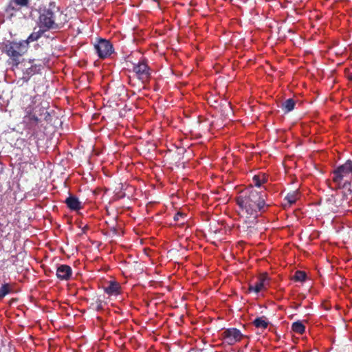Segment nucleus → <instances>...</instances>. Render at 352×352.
<instances>
[{
	"label": "nucleus",
	"instance_id": "obj_24",
	"mask_svg": "<svg viewBox=\"0 0 352 352\" xmlns=\"http://www.w3.org/2000/svg\"><path fill=\"white\" fill-rule=\"evenodd\" d=\"M91 306L97 311L102 309V302L100 300H97L95 302H92Z\"/></svg>",
	"mask_w": 352,
	"mask_h": 352
},
{
	"label": "nucleus",
	"instance_id": "obj_27",
	"mask_svg": "<svg viewBox=\"0 0 352 352\" xmlns=\"http://www.w3.org/2000/svg\"><path fill=\"white\" fill-rule=\"evenodd\" d=\"M43 111H45V113H44L45 114H46V113L48 114L47 111L46 110H45L44 109H43Z\"/></svg>",
	"mask_w": 352,
	"mask_h": 352
},
{
	"label": "nucleus",
	"instance_id": "obj_9",
	"mask_svg": "<svg viewBox=\"0 0 352 352\" xmlns=\"http://www.w3.org/2000/svg\"><path fill=\"white\" fill-rule=\"evenodd\" d=\"M56 275L60 280H68L72 277V270L70 266L61 264L57 267Z\"/></svg>",
	"mask_w": 352,
	"mask_h": 352
},
{
	"label": "nucleus",
	"instance_id": "obj_5",
	"mask_svg": "<svg viewBox=\"0 0 352 352\" xmlns=\"http://www.w3.org/2000/svg\"><path fill=\"white\" fill-rule=\"evenodd\" d=\"M328 208L333 212L345 210L349 207L346 194L342 191L331 195L327 199Z\"/></svg>",
	"mask_w": 352,
	"mask_h": 352
},
{
	"label": "nucleus",
	"instance_id": "obj_22",
	"mask_svg": "<svg viewBox=\"0 0 352 352\" xmlns=\"http://www.w3.org/2000/svg\"><path fill=\"white\" fill-rule=\"evenodd\" d=\"M12 2L20 8L28 7L30 1L29 0H12Z\"/></svg>",
	"mask_w": 352,
	"mask_h": 352
},
{
	"label": "nucleus",
	"instance_id": "obj_10",
	"mask_svg": "<svg viewBox=\"0 0 352 352\" xmlns=\"http://www.w3.org/2000/svg\"><path fill=\"white\" fill-rule=\"evenodd\" d=\"M267 275L266 274H261L258 277L257 281L255 283L254 285H250L248 287V291L250 292H255L258 293L262 289L265 288V282L267 280Z\"/></svg>",
	"mask_w": 352,
	"mask_h": 352
},
{
	"label": "nucleus",
	"instance_id": "obj_2",
	"mask_svg": "<svg viewBox=\"0 0 352 352\" xmlns=\"http://www.w3.org/2000/svg\"><path fill=\"white\" fill-rule=\"evenodd\" d=\"M65 21V16H63L54 2H50L39 8L38 25L41 28L47 30L60 29Z\"/></svg>",
	"mask_w": 352,
	"mask_h": 352
},
{
	"label": "nucleus",
	"instance_id": "obj_28",
	"mask_svg": "<svg viewBox=\"0 0 352 352\" xmlns=\"http://www.w3.org/2000/svg\"><path fill=\"white\" fill-rule=\"evenodd\" d=\"M351 194H352V189H349Z\"/></svg>",
	"mask_w": 352,
	"mask_h": 352
},
{
	"label": "nucleus",
	"instance_id": "obj_25",
	"mask_svg": "<svg viewBox=\"0 0 352 352\" xmlns=\"http://www.w3.org/2000/svg\"><path fill=\"white\" fill-rule=\"evenodd\" d=\"M35 70H36V67L32 66L25 70V74H26L28 76H32L35 74Z\"/></svg>",
	"mask_w": 352,
	"mask_h": 352
},
{
	"label": "nucleus",
	"instance_id": "obj_1",
	"mask_svg": "<svg viewBox=\"0 0 352 352\" xmlns=\"http://www.w3.org/2000/svg\"><path fill=\"white\" fill-rule=\"evenodd\" d=\"M266 198L265 190H258L252 187L241 192L236 197L240 217L243 219L248 229L254 228L258 217L270 207V204L266 203Z\"/></svg>",
	"mask_w": 352,
	"mask_h": 352
},
{
	"label": "nucleus",
	"instance_id": "obj_21",
	"mask_svg": "<svg viewBox=\"0 0 352 352\" xmlns=\"http://www.w3.org/2000/svg\"><path fill=\"white\" fill-rule=\"evenodd\" d=\"M186 214L182 212H177L173 219L175 221H182V223H184V221L186 220Z\"/></svg>",
	"mask_w": 352,
	"mask_h": 352
},
{
	"label": "nucleus",
	"instance_id": "obj_14",
	"mask_svg": "<svg viewBox=\"0 0 352 352\" xmlns=\"http://www.w3.org/2000/svg\"><path fill=\"white\" fill-rule=\"evenodd\" d=\"M14 292L13 285L10 283H4L0 287V300L3 299L8 294Z\"/></svg>",
	"mask_w": 352,
	"mask_h": 352
},
{
	"label": "nucleus",
	"instance_id": "obj_23",
	"mask_svg": "<svg viewBox=\"0 0 352 352\" xmlns=\"http://www.w3.org/2000/svg\"><path fill=\"white\" fill-rule=\"evenodd\" d=\"M27 117L28 118V120L30 122H32L34 124H37L40 121V119L35 114L30 112L28 113V116Z\"/></svg>",
	"mask_w": 352,
	"mask_h": 352
},
{
	"label": "nucleus",
	"instance_id": "obj_11",
	"mask_svg": "<svg viewBox=\"0 0 352 352\" xmlns=\"http://www.w3.org/2000/svg\"><path fill=\"white\" fill-rule=\"evenodd\" d=\"M65 203L72 210H78L82 208L81 202L79 201L78 199L76 196L72 195H69V196L65 199Z\"/></svg>",
	"mask_w": 352,
	"mask_h": 352
},
{
	"label": "nucleus",
	"instance_id": "obj_12",
	"mask_svg": "<svg viewBox=\"0 0 352 352\" xmlns=\"http://www.w3.org/2000/svg\"><path fill=\"white\" fill-rule=\"evenodd\" d=\"M45 31H47V30H45V28L43 29L39 28V30L37 32H33L32 34H30V35L28 37L26 40L21 41V42H23V45H25L26 47H28L30 42L37 41L43 36Z\"/></svg>",
	"mask_w": 352,
	"mask_h": 352
},
{
	"label": "nucleus",
	"instance_id": "obj_6",
	"mask_svg": "<svg viewBox=\"0 0 352 352\" xmlns=\"http://www.w3.org/2000/svg\"><path fill=\"white\" fill-rule=\"evenodd\" d=\"M94 48L100 58H106L113 52V47L109 41L99 38L94 44Z\"/></svg>",
	"mask_w": 352,
	"mask_h": 352
},
{
	"label": "nucleus",
	"instance_id": "obj_20",
	"mask_svg": "<svg viewBox=\"0 0 352 352\" xmlns=\"http://www.w3.org/2000/svg\"><path fill=\"white\" fill-rule=\"evenodd\" d=\"M307 278V274L305 272L303 271H296L294 276V280L295 281H298V282H303Z\"/></svg>",
	"mask_w": 352,
	"mask_h": 352
},
{
	"label": "nucleus",
	"instance_id": "obj_4",
	"mask_svg": "<svg viewBox=\"0 0 352 352\" xmlns=\"http://www.w3.org/2000/svg\"><path fill=\"white\" fill-rule=\"evenodd\" d=\"M352 176V160H347L344 164L338 166L333 171L332 181L338 186V188H344L350 184L345 178Z\"/></svg>",
	"mask_w": 352,
	"mask_h": 352
},
{
	"label": "nucleus",
	"instance_id": "obj_29",
	"mask_svg": "<svg viewBox=\"0 0 352 352\" xmlns=\"http://www.w3.org/2000/svg\"><path fill=\"white\" fill-rule=\"evenodd\" d=\"M12 10H16V8H14V7H12Z\"/></svg>",
	"mask_w": 352,
	"mask_h": 352
},
{
	"label": "nucleus",
	"instance_id": "obj_16",
	"mask_svg": "<svg viewBox=\"0 0 352 352\" xmlns=\"http://www.w3.org/2000/svg\"><path fill=\"white\" fill-rule=\"evenodd\" d=\"M120 288L118 283L110 282L108 286L104 287V290L109 295H117L119 294Z\"/></svg>",
	"mask_w": 352,
	"mask_h": 352
},
{
	"label": "nucleus",
	"instance_id": "obj_8",
	"mask_svg": "<svg viewBox=\"0 0 352 352\" xmlns=\"http://www.w3.org/2000/svg\"><path fill=\"white\" fill-rule=\"evenodd\" d=\"M133 72L135 73L138 79L144 83L147 82L151 77L150 69L147 63L144 60L134 65Z\"/></svg>",
	"mask_w": 352,
	"mask_h": 352
},
{
	"label": "nucleus",
	"instance_id": "obj_19",
	"mask_svg": "<svg viewBox=\"0 0 352 352\" xmlns=\"http://www.w3.org/2000/svg\"><path fill=\"white\" fill-rule=\"evenodd\" d=\"M252 182L255 186L260 187L262 184L265 182V175H254Z\"/></svg>",
	"mask_w": 352,
	"mask_h": 352
},
{
	"label": "nucleus",
	"instance_id": "obj_18",
	"mask_svg": "<svg viewBox=\"0 0 352 352\" xmlns=\"http://www.w3.org/2000/svg\"><path fill=\"white\" fill-rule=\"evenodd\" d=\"M300 194L297 190H294L292 192L288 193L285 197V200H287L289 205L294 204L297 199H299Z\"/></svg>",
	"mask_w": 352,
	"mask_h": 352
},
{
	"label": "nucleus",
	"instance_id": "obj_13",
	"mask_svg": "<svg viewBox=\"0 0 352 352\" xmlns=\"http://www.w3.org/2000/svg\"><path fill=\"white\" fill-rule=\"evenodd\" d=\"M252 324L257 329H265L269 325V321L265 316H263L256 318L252 321Z\"/></svg>",
	"mask_w": 352,
	"mask_h": 352
},
{
	"label": "nucleus",
	"instance_id": "obj_17",
	"mask_svg": "<svg viewBox=\"0 0 352 352\" xmlns=\"http://www.w3.org/2000/svg\"><path fill=\"white\" fill-rule=\"evenodd\" d=\"M292 330L298 334H303L305 331V326L300 321L294 322L292 325Z\"/></svg>",
	"mask_w": 352,
	"mask_h": 352
},
{
	"label": "nucleus",
	"instance_id": "obj_3",
	"mask_svg": "<svg viewBox=\"0 0 352 352\" xmlns=\"http://www.w3.org/2000/svg\"><path fill=\"white\" fill-rule=\"evenodd\" d=\"M26 46L21 41H8L4 45V52L9 57L8 64L17 67L21 62L23 55L26 51Z\"/></svg>",
	"mask_w": 352,
	"mask_h": 352
},
{
	"label": "nucleus",
	"instance_id": "obj_15",
	"mask_svg": "<svg viewBox=\"0 0 352 352\" xmlns=\"http://www.w3.org/2000/svg\"><path fill=\"white\" fill-rule=\"evenodd\" d=\"M296 105V101L292 98H289L285 100L281 104V109L284 113H288L294 110Z\"/></svg>",
	"mask_w": 352,
	"mask_h": 352
},
{
	"label": "nucleus",
	"instance_id": "obj_26",
	"mask_svg": "<svg viewBox=\"0 0 352 352\" xmlns=\"http://www.w3.org/2000/svg\"><path fill=\"white\" fill-rule=\"evenodd\" d=\"M349 78L350 80L352 81V73L349 74Z\"/></svg>",
	"mask_w": 352,
	"mask_h": 352
},
{
	"label": "nucleus",
	"instance_id": "obj_7",
	"mask_svg": "<svg viewBox=\"0 0 352 352\" xmlns=\"http://www.w3.org/2000/svg\"><path fill=\"white\" fill-rule=\"evenodd\" d=\"M221 337L225 343L233 345L239 342L243 337L241 331L236 328H228L221 333Z\"/></svg>",
	"mask_w": 352,
	"mask_h": 352
}]
</instances>
